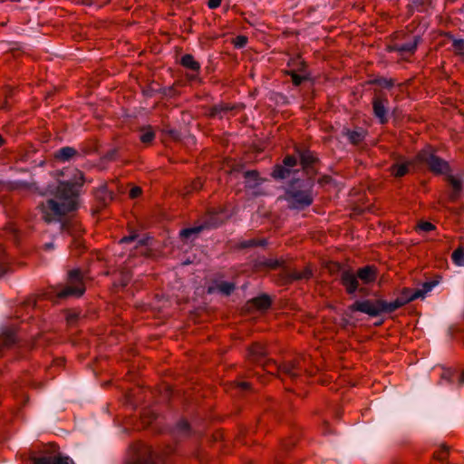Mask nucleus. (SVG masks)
Listing matches in <instances>:
<instances>
[{"label": "nucleus", "instance_id": "40", "mask_svg": "<svg viewBox=\"0 0 464 464\" xmlns=\"http://www.w3.org/2000/svg\"><path fill=\"white\" fill-rule=\"evenodd\" d=\"M175 432L179 435H188L189 432V425L186 420H180L177 423Z\"/></svg>", "mask_w": 464, "mask_h": 464}, {"label": "nucleus", "instance_id": "27", "mask_svg": "<svg viewBox=\"0 0 464 464\" xmlns=\"http://www.w3.org/2000/svg\"><path fill=\"white\" fill-rule=\"evenodd\" d=\"M447 180L453 188V191L450 195V199L456 200V198L459 197V193L460 192V190L462 188L461 181L451 175H449L447 177Z\"/></svg>", "mask_w": 464, "mask_h": 464}, {"label": "nucleus", "instance_id": "12", "mask_svg": "<svg viewBox=\"0 0 464 464\" xmlns=\"http://www.w3.org/2000/svg\"><path fill=\"white\" fill-rule=\"evenodd\" d=\"M267 352L261 343H254L247 350V361L251 363L260 365L266 360Z\"/></svg>", "mask_w": 464, "mask_h": 464}, {"label": "nucleus", "instance_id": "7", "mask_svg": "<svg viewBox=\"0 0 464 464\" xmlns=\"http://www.w3.org/2000/svg\"><path fill=\"white\" fill-rule=\"evenodd\" d=\"M352 312H362L370 316H377L382 313L390 314L388 302L382 299L356 301L349 306Z\"/></svg>", "mask_w": 464, "mask_h": 464}, {"label": "nucleus", "instance_id": "45", "mask_svg": "<svg viewBox=\"0 0 464 464\" xmlns=\"http://www.w3.org/2000/svg\"><path fill=\"white\" fill-rule=\"evenodd\" d=\"M74 248L81 250L83 248V241L80 237H74L72 243Z\"/></svg>", "mask_w": 464, "mask_h": 464}, {"label": "nucleus", "instance_id": "55", "mask_svg": "<svg viewBox=\"0 0 464 464\" xmlns=\"http://www.w3.org/2000/svg\"><path fill=\"white\" fill-rule=\"evenodd\" d=\"M459 384L464 383V371L461 372V374L459 377Z\"/></svg>", "mask_w": 464, "mask_h": 464}, {"label": "nucleus", "instance_id": "28", "mask_svg": "<svg viewBox=\"0 0 464 464\" xmlns=\"http://www.w3.org/2000/svg\"><path fill=\"white\" fill-rule=\"evenodd\" d=\"M290 174V169L286 168L285 166L276 165L271 175L275 179H285L289 178Z\"/></svg>", "mask_w": 464, "mask_h": 464}, {"label": "nucleus", "instance_id": "44", "mask_svg": "<svg viewBox=\"0 0 464 464\" xmlns=\"http://www.w3.org/2000/svg\"><path fill=\"white\" fill-rule=\"evenodd\" d=\"M141 194V188L139 187H133L130 190V198H136Z\"/></svg>", "mask_w": 464, "mask_h": 464}, {"label": "nucleus", "instance_id": "24", "mask_svg": "<svg viewBox=\"0 0 464 464\" xmlns=\"http://www.w3.org/2000/svg\"><path fill=\"white\" fill-rule=\"evenodd\" d=\"M300 161L304 169L312 168L317 161L316 157L310 150L299 151Z\"/></svg>", "mask_w": 464, "mask_h": 464}, {"label": "nucleus", "instance_id": "58", "mask_svg": "<svg viewBox=\"0 0 464 464\" xmlns=\"http://www.w3.org/2000/svg\"><path fill=\"white\" fill-rule=\"evenodd\" d=\"M401 35H403V36H404V34H403L397 33L395 37H396V38H399Z\"/></svg>", "mask_w": 464, "mask_h": 464}, {"label": "nucleus", "instance_id": "32", "mask_svg": "<svg viewBox=\"0 0 464 464\" xmlns=\"http://www.w3.org/2000/svg\"><path fill=\"white\" fill-rule=\"evenodd\" d=\"M286 75L291 76L292 82L295 86H299L301 83L308 79L307 75H301L298 72H296V70H287L285 72Z\"/></svg>", "mask_w": 464, "mask_h": 464}, {"label": "nucleus", "instance_id": "17", "mask_svg": "<svg viewBox=\"0 0 464 464\" xmlns=\"http://www.w3.org/2000/svg\"><path fill=\"white\" fill-rule=\"evenodd\" d=\"M31 464H69V458L60 455H48L34 457L31 459Z\"/></svg>", "mask_w": 464, "mask_h": 464}, {"label": "nucleus", "instance_id": "50", "mask_svg": "<svg viewBox=\"0 0 464 464\" xmlns=\"http://www.w3.org/2000/svg\"><path fill=\"white\" fill-rule=\"evenodd\" d=\"M221 4V0H208V6L210 8V9H215L217 7H218Z\"/></svg>", "mask_w": 464, "mask_h": 464}, {"label": "nucleus", "instance_id": "10", "mask_svg": "<svg viewBox=\"0 0 464 464\" xmlns=\"http://www.w3.org/2000/svg\"><path fill=\"white\" fill-rule=\"evenodd\" d=\"M388 104L389 100L382 94H375L372 99V110L374 116L379 120L381 124L388 122Z\"/></svg>", "mask_w": 464, "mask_h": 464}, {"label": "nucleus", "instance_id": "25", "mask_svg": "<svg viewBox=\"0 0 464 464\" xmlns=\"http://www.w3.org/2000/svg\"><path fill=\"white\" fill-rule=\"evenodd\" d=\"M249 304L258 310H266L271 305V299L268 295H263L253 298L251 301H249Z\"/></svg>", "mask_w": 464, "mask_h": 464}, {"label": "nucleus", "instance_id": "35", "mask_svg": "<svg viewBox=\"0 0 464 464\" xmlns=\"http://www.w3.org/2000/svg\"><path fill=\"white\" fill-rule=\"evenodd\" d=\"M372 84H377L382 88L390 89L394 86V80L393 79H387L384 77H380L372 80L371 82Z\"/></svg>", "mask_w": 464, "mask_h": 464}, {"label": "nucleus", "instance_id": "29", "mask_svg": "<svg viewBox=\"0 0 464 464\" xmlns=\"http://www.w3.org/2000/svg\"><path fill=\"white\" fill-rule=\"evenodd\" d=\"M95 197L103 205H107L112 200V193L109 191L105 187H102L96 190Z\"/></svg>", "mask_w": 464, "mask_h": 464}, {"label": "nucleus", "instance_id": "39", "mask_svg": "<svg viewBox=\"0 0 464 464\" xmlns=\"http://www.w3.org/2000/svg\"><path fill=\"white\" fill-rule=\"evenodd\" d=\"M203 187V181L198 178L185 188V194L188 195L194 191H198Z\"/></svg>", "mask_w": 464, "mask_h": 464}, {"label": "nucleus", "instance_id": "20", "mask_svg": "<svg viewBox=\"0 0 464 464\" xmlns=\"http://www.w3.org/2000/svg\"><path fill=\"white\" fill-rule=\"evenodd\" d=\"M16 342V335L14 330L5 329L0 334V353L4 349L12 347Z\"/></svg>", "mask_w": 464, "mask_h": 464}, {"label": "nucleus", "instance_id": "46", "mask_svg": "<svg viewBox=\"0 0 464 464\" xmlns=\"http://www.w3.org/2000/svg\"><path fill=\"white\" fill-rule=\"evenodd\" d=\"M295 444V440L293 439L284 440L282 442V448L285 450H289L292 446Z\"/></svg>", "mask_w": 464, "mask_h": 464}, {"label": "nucleus", "instance_id": "30", "mask_svg": "<svg viewBox=\"0 0 464 464\" xmlns=\"http://www.w3.org/2000/svg\"><path fill=\"white\" fill-rule=\"evenodd\" d=\"M287 65L292 67L291 70H296V72L300 73L304 72L306 69V63L300 56L291 59Z\"/></svg>", "mask_w": 464, "mask_h": 464}, {"label": "nucleus", "instance_id": "23", "mask_svg": "<svg viewBox=\"0 0 464 464\" xmlns=\"http://www.w3.org/2000/svg\"><path fill=\"white\" fill-rule=\"evenodd\" d=\"M235 288H236V286H235L234 283L220 282V283L217 284L216 286L208 287V292L211 294L217 290L225 295H229L235 290Z\"/></svg>", "mask_w": 464, "mask_h": 464}, {"label": "nucleus", "instance_id": "14", "mask_svg": "<svg viewBox=\"0 0 464 464\" xmlns=\"http://www.w3.org/2000/svg\"><path fill=\"white\" fill-rule=\"evenodd\" d=\"M180 65L193 72V73L188 74V80L194 81L197 79L200 71V63L194 58L192 54H184L180 59Z\"/></svg>", "mask_w": 464, "mask_h": 464}, {"label": "nucleus", "instance_id": "53", "mask_svg": "<svg viewBox=\"0 0 464 464\" xmlns=\"http://www.w3.org/2000/svg\"><path fill=\"white\" fill-rule=\"evenodd\" d=\"M25 307H32L34 308L36 304V301L34 299H28L23 304Z\"/></svg>", "mask_w": 464, "mask_h": 464}, {"label": "nucleus", "instance_id": "18", "mask_svg": "<svg viewBox=\"0 0 464 464\" xmlns=\"http://www.w3.org/2000/svg\"><path fill=\"white\" fill-rule=\"evenodd\" d=\"M343 133L348 138L350 143H352L353 145H359L365 139L367 131L364 130L362 128H358L353 130L349 129H344L343 130Z\"/></svg>", "mask_w": 464, "mask_h": 464}, {"label": "nucleus", "instance_id": "16", "mask_svg": "<svg viewBox=\"0 0 464 464\" xmlns=\"http://www.w3.org/2000/svg\"><path fill=\"white\" fill-rule=\"evenodd\" d=\"M341 283L348 295H353L359 288L358 277L350 271H343L341 275Z\"/></svg>", "mask_w": 464, "mask_h": 464}, {"label": "nucleus", "instance_id": "11", "mask_svg": "<svg viewBox=\"0 0 464 464\" xmlns=\"http://www.w3.org/2000/svg\"><path fill=\"white\" fill-rule=\"evenodd\" d=\"M407 41L403 44L392 42L387 45L389 52H398L401 55L413 54L420 42L419 36L407 35Z\"/></svg>", "mask_w": 464, "mask_h": 464}, {"label": "nucleus", "instance_id": "49", "mask_svg": "<svg viewBox=\"0 0 464 464\" xmlns=\"http://www.w3.org/2000/svg\"><path fill=\"white\" fill-rule=\"evenodd\" d=\"M6 273V266L4 256H0V277Z\"/></svg>", "mask_w": 464, "mask_h": 464}, {"label": "nucleus", "instance_id": "9", "mask_svg": "<svg viewBox=\"0 0 464 464\" xmlns=\"http://www.w3.org/2000/svg\"><path fill=\"white\" fill-rule=\"evenodd\" d=\"M222 223L223 220L217 213H208L199 225L182 229L179 236L181 238L188 239L192 235H198L204 229L217 227Z\"/></svg>", "mask_w": 464, "mask_h": 464}, {"label": "nucleus", "instance_id": "48", "mask_svg": "<svg viewBox=\"0 0 464 464\" xmlns=\"http://www.w3.org/2000/svg\"><path fill=\"white\" fill-rule=\"evenodd\" d=\"M77 318H78V314L76 313L69 312L66 315V320L69 324H72V323L76 322Z\"/></svg>", "mask_w": 464, "mask_h": 464}, {"label": "nucleus", "instance_id": "6", "mask_svg": "<svg viewBox=\"0 0 464 464\" xmlns=\"http://www.w3.org/2000/svg\"><path fill=\"white\" fill-rule=\"evenodd\" d=\"M432 286L433 283H425L423 285V289L403 288L400 296H398L393 302L388 303L390 312L392 313L409 302L419 297H423L426 293L431 290Z\"/></svg>", "mask_w": 464, "mask_h": 464}, {"label": "nucleus", "instance_id": "13", "mask_svg": "<svg viewBox=\"0 0 464 464\" xmlns=\"http://www.w3.org/2000/svg\"><path fill=\"white\" fill-rule=\"evenodd\" d=\"M286 263L287 262L284 258L259 259L255 262L254 267H255V270L257 272L265 271L266 269L276 270L278 268H280L281 271H283V270H285Z\"/></svg>", "mask_w": 464, "mask_h": 464}, {"label": "nucleus", "instance_id": "60", "mask_svg": "<svg viewBox=\"0 0 464 464\" xmlns=\"http://www.w3.org/2000/svg\"><path fill=\"white\" fill-rule=\"evenodd\" d=\"M6 107H7V102H5L4 103V105H3V107H2V108H3V109H5Z\"/></svg>", "mask_w": 464, "mask_h": 464}, {"label": "nucleus", "instance_id": "51", "mask_svg": "<svg viewBox=\"0 0 464 464\" xmlns=\"http://www.w3.org/2000/svg\"><path fill=\"white\" fill-rule=\"evenodd\" d=\"M130 280V276L128 272L122 274V279L121 282V286H125Z\"/></svg>", "mask_w": 464, "mask_h": 464}, {"label": "nucleus", "instance_id": "34", "mask_svg": "<svg viewBox=\"0 0 464 464\" xmlns=\"http://www.w3.org/2000/svg\"><path fill=\"white\" fill-rule=\"evenodd\" d=\"M266 245V239H256V238L245 240L240 244L241 247H243V248H248V247H254V246H264Z\"/></svg>", "mask_w": 464, "mask_h": 464}, {"label": "nucleus", "instance_id": "33", "mask_svg": "<svg viewBox=\"0 0 464 464\" xmlns=\"http://www.w3.org/2000/svg\"><path fill=\"white\" fill-rule=\"evenodd\" d=\"M446 35L450 39H452V41H453L452 46H453L454 53L457 55H460L461 53H464V40L463 39H454L452 34H450V33L446 34Z\"/></svg>", "mask_w": 464, "mask_h": 464}, {"label": "nucleus", "instance_id": "57", "mask_svg": "<svg viewBox=\"0 0 464 464\" xmlns=\"http://www.w3.org/2000/svg\"><path fill=\"white\" fill-rule=\"evenodd\" d=\"M139 244L140 245H146V242H145L144 239H141V240L139 241Z\"/></svg>", "mask_w": 464, "mask_h": 464}, {"label": "nucleus", "instance_id": "42", "mask_svg": "<svg viewBox=\"0 0 464 464\" xmlns=\"http://www.w3.org/2000/svg\"><path fill=\"white\" fill-rule=\"evenodd\" d=\"M283 164L284 166H285L286 168L290 169V168H293L295 166H296L297 164V160L295 156H292V155H287L284 160H283Z\"/></svg>", "mask_w": 464, "mask_h": 464}, {"label": "nucleus", "instance_id": "8", "mask_svg": "<svg viewBox=\"0 0 464 464\" xmlns=\"http://www.w3.org/2000/svg\"><path fill=\"white\" fill-rule=\"evenodd\" d=\"M416 160L420 164H425L429 169L436 174H443L450 170L448 162L436 156L430 148L420 150Z\"/></svg>", "mask_w": 464, "mask_h": 464}, {"label": "nucleus", "instance_id": "54", "mask_svg": "<svg viewBox=\"0 0 464 464\" xmlns=\"http://www.w3.org/2000/svg\"><path fill=\"white\" fill-rule=\"evenodd\" d=\"M116 154H117V150L116 149L111 150L107 152L106 158L108 160H113L115 158Z\"/></svg>", "mask_w": 464, "mask_h": 464}, {"label": "nucleus", "instance_id": "5", "mask_svg": "<svg viewBox=\"0 0 464 464\" xmlns=\"http://www.w3.org/2000/svg\"><path fill=\"white\" fill-rule=\"evenodd\" d=\"M314 276L313 269L307 265L302 271L292 269L286 263L285 270L280 271L275 278V281L280 285L292 284L295 281L309 280Z\"/></svg>", "mask_w": 464, "mask_h": 464}, {"label": "nucleus", "instance_id": "15", "mask_svg": "<svg viewBox=\"0 0 464 464\" xmlns=\"http://www.w3.org/2000/svg\"><path fill=\"white\" fill-rule=\"evenodd\" d=\"M156 454L147 445H140L138 449L137 458L132 464H155Z\"/></svg>", "mask_w": 464, "mask_h": 464}, {"label": "nucleus", "instance_id": "41", "mask_svg": "<svg viewBox=\"0 0 464 464\" xmlns=\"http://www.w3.org/2000/svg\"><path fill=\"white\" fill-rule=\"evenodd\" d=\"M416 229L417 230H421V231H424V232H430V231H432V230L435 229V226L432 223H430V222L422 221V222H420L417 225Z\"/></svg>", "mask_w": 464, "mask_h": 464}, {"label": "nucleus", "instance_id": "1", "mask_svg": "<svg viewBox=\"0 0 464 464\" xmlns=\"http://www.w3.org/2000/svg\"><path fill=\"white\" fill-rule=\"evenodd\" d=\"M78 175L74 182H60L54 198L40 204L39 208L46 222L58 219L77 208L80 188L84 182L83 174L78 172Z\"/></svg>", "mask_w": 464, "mask_h": 464}, {"label": "nucleus", "instance_id": "3", "mask_svg": "<svg viewBox=\"0 0 464 464\" xmlns=\"http://www.w3.org/2000/svg\"><path fill=\"white\" fill-rule=\"evenodd\" d=\"M291 208H304L313 203V197L309 188H306L304 181L295 179L291 182L285 193Z\"/></svg>", "mask_w": 464, "mask_h": 464}, {"label": "nucleus", "instance_id": "38", "mask_svg": "<svg viewBox=\"0 0 464 464\" xmlns=\"http://www.w3.org/2000/svg\"><path fill=\"white\" fill-rule=\"evenodd\" d=\"M451 258L456 265L463 266L464 265V248L458 247L456 250H454L451 255Z\"/></svg>", "mask_w": 464, "mask_h": 464}, {"label": "nucleus", "instance_id": "2", "mask_svg": "<svg viewBox=\"0 0 464 464\" xmlns=\"http://www.w3.org/2000/svg\"><path fill=\"white\" fill-rule=\"evenodd\" d=\"M306 357L298 356L293 360L286 361L282 364H277L275 361L266 359L262 364V368L269 374H277L282 380L285 377L295 381L303 372H305Z\"/></svg>", "mask_w": 464, "mask_h": 464}, {"label": "nucleus", "instance_id": "36", "mask_svg": "<svg viewBox=\"0 0 464 464\" xmlns=\"http://www.w3.org/2000/svg\"><path fill=\"white\" fill-rule=\"evenodd\" d=\"M450 453V448L446 444H441L439 450L434 452V458L440 461H444Z\"/></svg>", "mask_w": 464, "mask_h": 464}, {"label": "nucleus", "instance_id": "37", "mask_svg": "<svg viewBox=\"0 0 464 464\" xmlns=\"http://www.w3.org/2000/svg\"><path fill=\"white\" fill-rule=\"evenodd\" d=\"M154 138L155 132L151 130L150 127H149L148 129L142 130L140 140L142 143L150 144L152 142Z\"/></svg>", "mask_w": 464, "mask_h": 464}, {"label": "nucleus", "instance_id": "22", "mask_svg": "<svg viewBox=\"0 0 464 464\" xmlns=\"http://www.w3.org/2000/svg\"><path fill=\"white\" fill-rule=\"evenodd\" d=\"M246 180V187L249 188H256L262 182L257 170H247L244 173Z\"/></svg>", "mask_w": 464, "mask_h": 464}, {"label": "nucleus", "instance_id": "4", "mask_svg": "<svg viewBox=\"0 0 464 464\" xmlns=\"http://www.w3.org/2000/svg\"><path fill=\"white\" fill-rule=\"evenodd\" d=\"M85 292V286L82 280V275L79 269L71 270L68 273L67 285L57 293L58 298H66L69 296H82Z\"/></svg>", "mask_w": 464, "mask_h": 464}, {"label": "nucleus", "instance_id": "26", "mask_svg": "<svg viewBox=\"0 0 464 464\" xmlns=\"http://www.w3.org/2000/svg\"><path fill=\"white\" fill-rule=\"evenodd\" d=\"M410 162L394 163L391 166L390 171L396 178H401L409 172Z\"/></svg>", "mask_w": 464, "mask_h": 464}, {"label": "nucleus", "instance_id": "59", "mask_svg": "<svg viewBox=\"0 0 464 464\" xmlns=\"http://www.w3.org/2000/svg\"><path fill=\"white\" fill-rule=\"evenodd\" d=\"M459 56H460V58H461V61H463V62H464V53H461Z\"/></svg>", "mask_w": 464, "mask_h": 464}, {"label": "nucleus", "instance_id": "52", "mask_svg": "<svg viewBox=\"0 0 464 464\" xmlns=\"http://www.w3.org/2000/svg\"><path fill=\"white\" fill-rule=\"evenodd\" d=\"M236 385L241 390H248L250 388V383L246 382H237Z\"/></svg>", "mask_w": 464, "mask_h": 464}, {"label": "nucleus", "instance_id": "21", "mask_svg": "<svg viewBox=\"0 0 464 464\" xmlns=\"http://www.w3.org/2000/svg\"><path fill=\"white\" fill-rule=\"evenodd\" d=\"M79 152L72 147H63L56 150L54 153V159L57 161L65 162L69 161L74 157L78 156Z\"/></svg>", "mask_w": 464, "mask_h": 464}, {"label": "nucleus", "instance_id": "47", "mask_svg": "<svg viewBox=\"0 0 464 464\" xmlns=\"http://www.w3.org/2000/svg\"><path fill=\"white\" fill-rule=\"evenodd\" d=\"M137 234H131L128 237H122L121 240H120V243H130V242H132L134 241L136 238H137Z\"/></svg>", "mask_w": 464, "mask_h": 464}, {"label": "nucleus", "instance_id": "19", "mask_svg": "<svg viewBox=\"0 0 464 464\" xmlns=\"http://www.w3.org/2000/svg\"><path fill=\"white\" fill-rule=\"evenodd\" d=\"M356 276L364 284H369L376 280L377 270L373 266H366L358 269Z\"/></svg>", "mask_w": 464, "mask_h": 464}, {"label": "nucleus", "instance_id": "31", "mask_svg": "<svg viewBox=\"0 0 464 464\" xmlns=\"http://www.w3.org/2000/svg\"><path fill=\"white\" fill-rule=\"evenodd\" d=\"M231 110H232V107L228 106L227 104L219 103V104L213 106L210 109L209 115L211 117L222 118L224 113H226Z\"/></svg>", "mask_w": 464, "mask_h": 464}, {"label": "nucleus", "instance_id": "56", "mask_svg": "<svg viewBox=\"0 0 464 464\" xmlns=\"http://www.w3.org/2000/svg\"><path fill=\"white\" fill-rule=\"evenodd\" d=\"M53 247V243H47L44 245V249L48 250Z\"/></svg>", "mask_w": 464, "mask_h": 464}, {"label": "nucleus", "instance_id": "43", "mask_svg": "<svg viewBox=\"0 0 464 464\" xmlns=\"http://www.w3.org/2000/svg\"><path fill=\"white\" fill-rule=\"evenodd\" d=\"M247 44V37L245 35H238L234 40V44L236 47L242 48L246 46Z\"/></svg>", "mask_w": 464, "mask_h": 464}]
</instances>
